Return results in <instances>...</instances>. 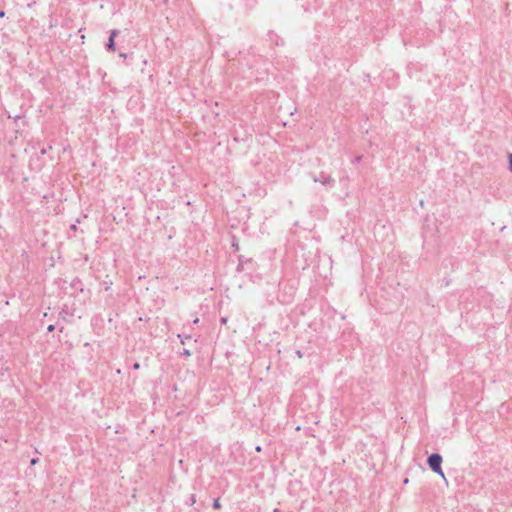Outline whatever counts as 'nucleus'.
Returning <instances> with one entry per match:
<instances>
[{
    "label": "nucleus",
    "instance_id": "6",
    "mask_svg": "<svg viewBox=\"0 0 512 512\" xmlns=\"http://www.w3.org/2000/svg\"><path fill=\"white\" fill-rule=\"evenodd\" d=\"M36 463H37V460H36V459H33V460L31 461V464H32V465H34V464H36Z\"/></svg>",
    "mask_w": 512,
    "mask_h": 512
},
{
    "label": "nucleus",
    "instance_id": "5",
    "mask_svg": "<svg viewBox=\"0 0 512 512\" xmlns=\"http://www.w3.org/2000/svg\"><path fill=\"white\" fill-rule=\"evenodd\" d=\"M139 368H140L139 363H135V364H134V369H139Z\"/></svg>",
    "mask_w": 512,
    "mask_h": 512
},
{
    "label": "nucleus",
    "instance_id": "3",
    "mask_svg": "<svg viewBox=\"0 0 512 512\" xmlns=\"http://www.w3.org/2000/svg\"><path fill=\"white\" fill-rule=\"evenodd\" d=\"M213 507H214V509H216V510H218V509H220V508H221V503H220L219 499H216V500L214 501V503H213Z\"/></svg>",
    "mask_w": 512,
    "mask_h": 512
},
{
    "label": "nucleus",
    "instance_id": "2",
    "mask_svg": "<svg viewBox=\"0 0 512 512\" xmlns=\"http://www.w3.org/2000/svg\"><path fill=\"white\" fill-rule=\"evenodd\" d=\"M117 36V31H112L111 32V35H110V38H109V42H108V48L111 50V51H115V42H114V39L115 37Z\"/></svg>",
    "mask_w": 512,
    "mask_h": 512
},
{
    "label": "nucleus",
    "instance_id": "1",
    "mask_svg": "<svg viewBox=\"0 0 512 512\" xmlns=\"http://www.w3.org/2000/svg\"><path fill=\"white\" fill-rule=\"evenodd\" d=\"M442 458L439 454H432L428 458L429 467L442 478L445 479V475L441 469Z\"/></svg>",
    "mask_w": 512,
    "mask_h": 512
},
{
    "label": "nucleus",
    "instance_id": "7",
    "mask_svg": "<svg viewBox=\"0 0 512 512\" xmlns=\"http://www.w3.org/2000/svg\"><path fill=\"white\" fill-rule=\"evenodd\" d=\"M5 13L3 11L0 12V17H4Z\"/></svg>",
    "mask_w": 512,
    "mask_h": 512
},
{
    "label": "nucleus",
    "instance_id": "4",
    "mask_svg": "<svg viewBox=\"0 0 512 512\" xmlns=\"http://www.w3.org/2000/svg\"><path fill=\"white\" fill-rule=\"evenodd\" d=\"M510 169L512 170V154L509 155Z\"/></svg>",
    "mask_w": 512,
    "mask_h": 512
}]
</instances>
